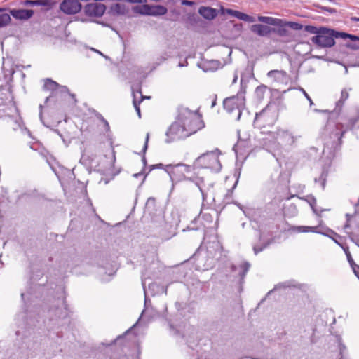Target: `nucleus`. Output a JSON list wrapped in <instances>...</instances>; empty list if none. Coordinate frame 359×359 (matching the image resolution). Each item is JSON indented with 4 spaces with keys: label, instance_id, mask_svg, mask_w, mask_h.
I'll use <instances>...</instances> for the list:
<instances>
[{
    "label": "nucleus",
    "instance_id": "52",
    "mask_svg": "<svg viewBox=\"0 0 359 359\" xmlns=\"http://www.w3.org/2000/svg\"><path fill=\"white\" fill-rule=\"evenodd\" d=\"M137 323H136L135 325H133V327H131L128 330H127L126 332H125V334H128V333H130L133 329L134 327L136 326Z\"/></svg>",
    "mask_w": 359,
    "mask_h": 359
},
{
    "label": "nucleus",
    "instance_id": "15",
    "mask_svg": "<svg viewBox=\"0 0 359 359\" xmlns=\"http://www.w3.org/2000/svg\"><path fill=\"white\" fill-rule=\"evenodd\" d=\"M267 76L277 81H284L287 78V72L283 70H271L268 72Z\"/></svg>",
    "mask_w": 359,
    "mask_h": 359
},
{
    "label": "nucleus",
    "instance_id": "39",
    "mask_svg": "<svg viewBox=\"0 0 359 359\" xmlns=\"http://www.w3.org/2000/svg\"><path fill=\"white\" fill-rule=\"evenodd\" d=\"M189 20L191 24H196L199 22L200 18L196 14L193 13L189 16Z\"/></svg>",
    "mask_w": 359,
    "mask_h": 359
},
{
    "label": "nucleus",
    "instance_id": "49",
    "mask_svg": "<svg viewBox=\"0 0 359 359\" xmlns=\"http://www.w3.org/2000/svg\"><path fill=\"white\" fill-rule=\"evenodd\" d=\"M42 109H43V105L40 104L39 105V109H40L39 118H40L41 121L44 124V122H43V120Z\"/></svg>",
    "mask_w": 359,
    "mask_h": 359
},
{
    "label": "nucleus",
    "instance_id": "25",
    "mask_svg": "<svg viewBox=\"0 0 359 359\" xmlns=\"http://www.w3.org/2000/svg\"><path fill=\"white\" fill-rule=\"evenodd\" d=\"M328 175V171L323 170L318 178L315 179L316 182H319L321 184L322 188L324 189L325 187L326 180Z\"/></svg>",
    "mask_w": 359,
    "mask_h": 359
},
{
    "label": "nucleus",
    "instance_id": "34",
    "mask_svg": "<svg viewBox=\"0 0 359 359\" xmlns=\"http://www.w3.org/2000/svg\"><path fill=\"white\" fill-rule=\"evenodd\" d=\"M339 359H345V352L346 350V347L345 345L339 341Z\"/></svg>",
    "mask_w": 359,
    "mask_h": 359
},
{
    "label": "nucleus",
    "instance_id": "4",
    "mask_svg": "<svg viewBox=\"0 0 359 359\" xmlns=\"http://www.w3.org/2000/svg\"><path fill=\"white\" fill-rule=\"evenodd\" d=\"M257 20L260 22L278 27L277 28L273 27V33L276 34L278 36L282 37L290 36V32L287 29L288 26L286 25L285 20L280 18L262 15L258 16Z\"/></svg>",
    "mask_w": 359,
    "mask_h": 359
},
{
    "label": "nucleus",
    "instance_id": "32",
    "mask_svg": "<svg viewBox=\"0 0 359 359\" xmlns=\"http://www.w3.org/2000/svg\"><path fill=\"white\" fill-rule=\"evenodd\" d=\"M149 139V133H147L146 139H145V143H144V147L142 149L143 156H142V163H143L144 166L147 165V160H146L144 154L147 151V147H148Z\"/></svg>",
    "mask_w": 359,
    "mask_h": 359
},
{
    "label": "nucleus",
    "instance_id": "18",
    "mask_svg": "<svg viewBox=\"0 0 359 359\" xmlns=\"http://www.w3.org/2000/svg\"><path fill=\"white\" fill-rule=\"evenodd\" d=\"M336 128H337V132L334 133L333 134V142L334 143L337 145V144H341L342 141H341V138L342 137L344 136V133H346V130H341V124H337L336 125Z\"/></svg>",
    "mask_w": 359,
    "mask_h": 359
},
{
    "label": "nucleus",
    "instance_id": "50",
    "mask_svg": "<svg viewBox=\"0 0 359 359\" xmlns=\"http://www.w3.org/2000/svg\"><path fill=\"white\" fill-rule=\"evenodd\" d=\"M353 268V270L355 273V274L359 278V269L355 266H351Z\"/></svg>",
    "mask_w": 359,
    "mask_h": 359
},
{
    "label": "nucleus",
    "instance_id": "38",
    "mask_svg": "<svg viewBox=\"0 0 359 359\" xmlns=\"http://www.w3.org/2000/svg\"><path fill=\"white\" fill-rule=\"evenodd\" d=\"M156 203V199L153 197H150L147 199L146 203L147 208H154Z\"/></svg>",
    "mask_w": 359,
    "mask_h": 359
},
{
    "label": "nucleus",
    "instance_id": "10",
    "mask_svg": "<svg viewBox=\"0 0 359 359\" xmlns=\"http://www.w3.org/2000/svg\"><path fill=\"white\" fill-rule=\"evenodd\" d=\"M267 24H254L250 27V31L259 36L269 37L273 31V27Z\"/></svg>",
    "mask_w": 359,
    "mask_h": 359
},
{
    "label": "nucleus",
    "instance_id": "41",
    "mask_svg": "<svg viewBox=\"0 0 359 359\" xmlns=\"http://www.w3.org/2000/svg\"><path fill=\"white\" fill-rule=\"evenodd\" d=\"M56 92H59L60 93H69V89L65 86L59 85L57 90Z\"/></svg>",
    "mask_w": 359,
    "mask_h": 359
},
{
    "label": "nucleus",
    "instance_id": "54",
    "mask_svg": "<svg viewBox=\"0 0 359 359\" xmlns=\"http://www.w3.org/2000/svg\"><path fill=\"white\" fill-rule=\"evenodd\" d=\"M216 102H217V97L216 95L215 96V99L213 100L212 102V105H211V107H214L215 105H216Z\"/></svg>",
    "mask_w": 359,
    "mask_h": 359
},
{
    "label": "nucleus",
    "instance_id": "2",
    "mask_svg": "<svg viewBox=\"0 0 359 359\" xmlns=\"http://www.w3.org/2000/svg\"><path fill=\"white\" fill-rule=\"evenodd\" d=\"M177 117L190 135L205 127L202 116L198 111H191L187 107L180 106L178 108Z\"/></svg>",
    "mask_w": 359,
    "mask_h": 359
},
{
    "label": "nucleus",
    "instance_id": "60",
    "mask_svg": "<svg viewBox=\"0 0 359 359\" xmlns=\"http://www.w3.org/2000/svg\"><path fill=\"white\" fill-rule=\"evenodd\" d=\"M26 196L25 194H23V195H22V196H19L18 199L15 202H16V203H18V200H19L20 198H22V197H24V196Z\"/></svg>",
    "mask_w": 359,
    "mask_h": 359
},
{
    "label": "nucleus",
    "instance_id": "26",
    "mask_svg": "<svg viewBox=\"0 0 359 359\" xmlns=\"http://www.w3.org/2000/svg\"><path fill=\"white\" fill-rule=\"evenodd\" d=\"M318 226H299L297 227V230L299 233H307V232H313V233H319L317 231Z\"/></svg>",
    "mask_w": 359,
    "mask_h": 359
},
{
    "label": "nucleus",
    "instance_id": "29",
    "mask_svg": "<svg viewBox=\"0 0 359 359\" xmlns=\"http://www.w3.org/2000/svg\"><path fill=\"white\" fill-rule=\"evenodd\" d=\"M308 202H309L311 208H312L313 212L316 215L320 216L321 212H323L325 210H320V212H318V210L316 208V205L317 203L316 199L314 197H311V198Z\"/></svg>",
    "mask_w": 359,
    "mask_h": 359
},
{
    "label": "nucleus",
    "instance_id": "59",
    "mask_svg": "<svg viewBox=\"0 0 359 359\" xmlns=\"http://www.w3.org/2000/svg\"><path fill=\"white\" fill-rule=\"evenodd\" d=\"M344 252H345V254L346 255V253H350L349 250L348 248L346 249H344Z\"/></svg>",
    "mask_w": 359,
    "mask_h": 359
},
{
    "label": "nucleus",
    "instance_id": "11",
    "mask_svg": "<svg viewBox=\"0 0 359 359\" xmlns=\"http://www.w3.org/2000/svg\"><path fill=\"white\" fill-rule=\"evenodd\" d=\"M221 14H229L231 16H233L241 20L248 22H255V18L252 16H250L248 14L242 13L238 11L233 10L231 8H224V7H221L220 8Z\"/></svg>",
    "mask_w": 359,
    "mask_h": 359
},
{
    "label": "nucleus",
    "instance_id": "46",
    "mask_svg": "<svg viewBox=\"0 0 359 359\" xmlns=\"http://www.w3.org/2000/svg\"><path fill=\"white\" fill-rule=\"evenodd\" d=\"M163 164L162 163H158V164H156V165H152L151 167H150V170L149 171L155 169V168H163Z\"/></svg>",
    "mask_w": 359,
    "mask_h": 359
},
{
    "label": "nucleus",
    "instance_id": "5",
    "mask_svg": "<svg viewBox=\"0 0 359 359\" xmlns=\"http://www.w3.org/2000/svg\"><path fill=\"white\" fill-rule=\"evenodd\" d=\"M165 170L168 173L172 182H180L187 177L191 172V166L178 163L177 165H167Z\"/></svg>",
    "mask_w": 359,
    "mask_h": 359
},
{
    "label": "nucleus",
    "instance_id": "33",
    "mask_svg": "<svg viewBox=\"0 0 359 359\" xmlns=\"http://www.w3.org/2000/svg\"><path fill=\"white\" fill-rule=\"evenodd\" d=\"M266 88L265 86H259L256 88L255 93L259 98H263L266 91Z\"/></svg>",
    "mask_w": 359,
    "mask_h": 359
},
{
    "label": "nucleus",
    "instance_id": "37",
    "mask_svg": "<svg viewBox=\"0 0 359 359\" xmlns=\"http://www.w3.org/2000/svg\"><path fill=\"white\" fill-rule=\"evenodd\" d=\"M170 13H172V17L168 18V20H170V21L177 20V19L179 18V16L180 15V13L179 12V11L174 9V10H172L170 11Z\"/></svg>",
    "mask_w": 359,
    "mask_h": 359
},
{
    "label": "nucleus",
    "instance_id": "21",
    "mask_svg": "<svg viewBox=\"0 0 359 359\" xmlns=\"http://www.w3.org/2000/svg\"><path fill=\"white\" fill-rule=\"evenodd\" d=\"M250 264L248 262H244L239 266V268L241 269V271L239 272L241 283L243 282L244 278L250 269Z\"/></svg>",
    "mask_w": 359,
    "mask_h": 359
},
{
    "label": "nucleus",
    "instance_id": "31",
    "mask_svg": "<svg viewBox=\"0 0 359 359\" xmlns=\"http://www.w3.org/2000/svg\"><path fill=\"white\" fill-rule=\"evenodd\" d=\"M286 25L294 30H301L304 27L302 24L295 22L286 21Z\"/></svg>",
    "mask_w": 359,
    "mask_h": 359
},
{
    "label": "nucleus",
    "instance_id": "48",
    "mask_svg": "<svg viewBox=\"0 0 359 359\" xmlns=\"http://www.w3.org/2000/svg\"><path fill=\"white\" fill-rule=\"evenodd\" d=\"M290 287V285L288 283H283L278 284L275 287V289L277 288V287H284L285 288V287Z\"/></svg>",
    "mask_w": 359,
    "mask_h": 359
},
{
    "label": "nucleus",
    "instance_id": "16",
    "mask_svg": "<svg viewBox=\"0 0 359 359\" xmlns=\"http://www.w3.org/2000/svg\"><path fill=\"white\" fill-rule=\"evenodd\" d=\"M94 121L97 123V126L102 131H109L110 129L109 124L103 116L100 114H95Z\"/></svg>",
    "mask_w": 359,
    "mask_h": 359
},
{
    "label": "nucleus",
    "instance_id": "44",
    "mask_svg": "<svg viewBox=\"0 0 359 359\" xmlns=\"http://www.w3.org/2000/svg\"><path fill=\"white\" fill-rule=\"evenodd\" d=\"M91 50L98 53L99 55H100L101 56H102L103 57H104L106 60H110V57L107 55H104L102 52H100V50L95 49V48H90Z\"/></svg>",
    "mask_w": 359,
    "mask_h": 359
},
{
    "label": "nucleus",
    "instance_id": "8",
    "mask_svg": "<svg viewBox=\"0 0 359 359\" xmlns=\"http://www.w3.org/2000/svg\"><path fill=\"white\" fill-rule=\"evenodd\" d=\"M166 135L170 137V139L166 140V142L168 143L172 141L184 139L190 136L183 124L178 120L170 126L166 133Z\"/></svg>",
    "mask_w": 359,
    "mask_h": 359
},
{
    "label": "nucleus",
    "instance_id": "61",
    "mask_svg": "<svg viewBox=\"0 0 359 359\" xmlns=\"http://www.w3.org/2000/svg\"><path fill=\"white\" fill-rule=\"evenodd\" d=\"M50 96H48L46 97V100H45V102L47 103L50 99Z\"/></svg>",
    "mask_w": 359,
    "mask_h": 359
},
{
    "label": "nucleus",
    "instance_id": "17",
    "mask_svg": "<svg viewBox=\"0 0 359 359\" xmlns=\"http://www.w3.org/2000/svg\"><path fill=\"white\" fill-rule=\"evenodd\" d=\"M24 6H45L50 8L53 3L50 0H26L23 2Z\"/></svg>",
    "mask_w": 359,
    "mask_h": 359
},
{
    "label": "nucleus",
    "instance_id": "3",
    "mask_svg": "<svg viewBox=\"0 0 359 359\" xmlns=\"http://www.w3.org/2000/svg\"><path fill=\"white\" fill-rule=\"evenodd\" d=\"M221 152L218 149L208 151L199 156L194 161V166L198 168L210 169L215 172L222 170V164L219 159Z\"/></svg>",
    "mask_w": 359,
    "mask_h": 359
},
{
    "label": "nucleus",
    "instance_id": "42",
    "mask_svg": "<svg viewBox=\"0 0 359 359\" xmlns=\"http://www.w3.org/2000/svg\"><path fill=\"white\" fill-rule=\"evenodd\" d=\"M210 65L212 66V69L216 70L220 66L221 62L219 60H212Z\"/></svg>",
    "mask_w": 359,
    "mask_h": 359
},
{
    "label": "nucleus",
    "instance_id": "57",
    "mask_svg": "<svg viewBox=\"0 0 359 359\" xmlns=\"http://www.w3.org/2000/svg\"><path fill=\"white\" fill-rule=\"evenodd\" d=\"M352 20L353 21H357V22H359V18H357V17H355V18H353Z\"/></svg>",
    "mask_w": 359,
    "mask_h": 359
},
{
    "label": "nucleus",
    "instance_id": "12",
    "mask_svg": "<svg viewBox=\"0 0 359 359\" xmlns=\"http://www.w3.org/2000/svg\"><path fill=\"white\" fill-rule=\"evenodd\" d=\"M10 14L17 20H25L32 18L34 11L31 9H11Z\"/></svg>",
    "mask_w": 359,
    "mask_h": 359
},
{
    "label": "nucleus",
    "instance_id": "13",
    "mask_svg": "<svg viewBox=\"0 0 359 359\" xmlns=\"http://www.w3.org/2000/svg\"><path fill=\"white\" fill-rule=\"evenodd\" d=\"M198 13L205 19L212 20L217 16L218 11L217 9L209 6H201L198 9Z\"/></svg>",
    "mask_w": 359,
    "mask_h": 359
},
{
    "label": "nucleus",
    "instance_id": "28",
    "mask_svg": "<svg viewBox=\"0 0 359 359\" xmlns=\"http://www.w3.org/2000/svg\"><path fill=\"white\" fill-rule=\"evenodd\" d=\"M349 94L346 89H343L341 92V97L337 102V107L341 108L344 102L348 98Z\"/></svg>",
    "mask_w": 359,
    "mask_h": 359
},
{
    "label": "nucleus",
    "instance_id": "62",
    "mask_svg": "<svg viewBox=\"0 0 359 359\" xmlns=\"http://www.w3.org/2000/svg\"><path fill=\"white\" fill-rule=\"evenodd\" d=\"M119 172H120V171H119V170H118L117 172H114V171L113 175L114 176V175H118Z\"/></svg>",
    "mask_w": 359,
    "mask_h": 359
},
{
    "label": "nucleus",
    "instance_id": "14",
    "mask_svg": "<svg viewBox=\"0 0 359 359\" xmlns=\"http://www.w3.org/2000/svg\"><path fill=\"white\" fill-rule=\"evenodd\" d=\"M133 104L135 109V111H137V114L139 116V118L141 117V112L140 109V104L142 102V101L146 98L144 95H142L141 90H137L136 92L133 90Z\"/></svg>",
    "mask_w": 359,
    "mask_h": 359
},
{
    "label": "nucleus",
    "instance_id": "47",
    "mask_svg": "<svg viewBox=\"0 0 359 359\" xmlns=\"http://www.w3.org/2000/svg\"><path fill=\"white\" fill-rule=\"evenodd\" d=\"M181 4L184 6H192L194 2L189 0H182Z\"/></svg>",
    "mask_w": 359,
    "mask_h": 359
},
{
    "label": "nucleus",
    "instance_id": "55",
    "mask_svg": "<svg viewBox=\"0 0 359 359\" xmlns=\"http://www.w3.org/2000/svg\"><path fill=\"white\" fill-rule=\"evenodd\" d=\"M110 277H111V274L109 273V274L108 275V277H107V278H103V280H104V281H110V280H111V278H110Z\"/></svg>",
    "mask_w": 359,
    "mask_h": 359
},
{
    "label": "nucleus",
    "instance_id": "19",
    "mask_svg": "<svg viewBox=\"0 0 359 359\" xmlns=\"http://www.w3.org/2000/svg\"><path fill=\"white\" fill-rule=\"evenodd\" d=\"M276 236L273 237L269 240H267L266 242H264L262 245H253V251L255 255H257L259 252L263 251L265 248H266L268 246H269L271 244L275 242Z\"/></svg>",
    "mask_w": 359,
    "mask_h": 359
},
{
    "label": "nucleus",
    "instance_id": "36",
    "mask_svg": "<svg viewBox=\"0 0 359 359\" xmlns=\"http://www.w3.org/2000/svg\"><path fill=\"white\" fill-rule=\"evenodd\" d=\"M283 137L285 138L287 141V143L292 144L294 142V137L291 135V134L287 132H283L280 135Z\"/></svg>",
    "mask_w": 359,
    "mask_h": 359
},
{
    "label": "nucleus",
    "instance_id": "40",
    "mask_svg": "<svg viewBox=\"0 0 359 359\" xmlns=\"http://www.w3.org/2000/svg\"><path fill=\"white\" fill-rule=\"evenodd\" d=\"M346 257H347L348 262H349V264H350V265L351 266H355L359 269V266L355 264V263L354 262V261H353V259L352 258V256H351V253H346Z\"/></svg>",
    "mask_w": 359,
    "mask_h": 359
},
{
    "label": "nucleus",
    "instance_id": "23",
    "mask_svg": "<svg viewBox=\"0 0 359 359\" xmlns=\"http://www.w3.org/2000/svg\"><path fill=\"white\" fill-rule=\"evenodd\" d=\"M248 144V142L245 140H239L238 142L234 145L233 149L235 150L236 154H242L243 149L247 147Z\"/></svg>",
    "mask_w": 359,
    "mask_h": 359
},
{
    "label": "nucleus",
    "instance_id": "27",
    "mask_svg": "<svg viewBox=\"0 0 359 359\" xmlns=\"http://www.w3.org/2000/svg\"><path fill=\"white\" fill-rule=\"evenodd\" d=\"M50 313H55L59 318H65L68 315L66 306L64 307V309L57 308L54 310H51Z\"/></svg>",
    "mask_w": 359,
    "mask_h": 359
},
{
    "label": "nucleus",
    "instance_id": "43",
    "mask_svg": "<svg viewBox=\"0 0 359 359\" xmlns=\"http://www.w3.org/2000/svg\"><path fill=\"white\" fill-rule=\"evenodd\" d=\"M300 90L302 91L305 97L309 100L310 105L311 106L313 105V102L311 98L310 97V96L307 94V93L303 88H300Z\"/></svg>",
    "mask_w": 359,
    "mask_h": 359
},
{
    "label": "nucleus",
    "instance_id": "51",
    "mask_svg": "<svg viewBox=\"0 0 359 359\" xmlns=\"http://www.w3.org/2000/svg\"><path fill=\"white\" fill-rule=\"evenodd\" d=\"M351 239L353 242H354L357 245L359 246V244H358L359 238L357 236L351 237Z\"/></svg>",
    "mask_w": 359,
    "mask_h": 359
},
{
    "label": "nucleus",
    "instance_id": "20",
    "mask_svg": "<svg viewBox=\"0 0 359 359\" xmlns=\"http://www.w3.org/2000/svg\"><path fill=\"white\" fill-rule=\"evenodd\" d=\"M59 87V84L53 81L50 79H46L45 80L43 88L46 90H51L53 93L56 92L57 90V88Z\"/></svg>",
    "mask_w": 359,
    "mask_h": 359
},
{
    "label": "nucleus",
    "instance_id": "30",
    "mask_svg": "<svg viewBox=\"0 0 359 359\" xmlns=\"http://www.w3.org/2000/svg\"><path fill=\"white\" fill-rule=\"evenodd\" d=\"M304 29L306 32H309L310 34H315L317 35L320 32V27H317L313 25H306L304 27Z\"/></svg>",
    "mask_w": 359,
    "mask_h": 359
},
{
    "label": "nucleus",
    "instance_id": "7",
    "mask_svg": "<svg viewBox=\"0 0 359 359\" xmlns=\"http://www.w3.org/2000/svg\"><path fill=\"white\" fill-rule=\"evenodd\" d=\"M133 11L134 13L142 15H150L156 17L164 15L168 13L167 8L162 5H139L134 6L133 8Z\"/></svg>",
    "mask_w": 359,
    "mask_h": 359
},
{
    "label": "nucleus",
    "instance_id": "63",
    "mask_svg": "<svg viewBox=\"0 0 359 359\" xmlns=\"http://www.w3.org/2000/svg\"><path fill=\"white\" fill-rule=\"evenodd\" d=\"M25 294L24 293H22V294H21V297H22V299H25Z\"/></svg>",
    "mask_w": 359,
    "mask_h": 359
},
{
    "label": "nucleus",
    "instance_id": "24",
    "mask_svg": "<svg viewBox=\"0 0 359 359\" xmlns=\"http://www.w3.org/2000/svg\"><path fill=\"white\" fill-rule=\"evenodd\" d=\"M11 14L1 12L0 13V27H4L8 25L11 21Z\"/></svg>",
    "mask_w": 359,
    "mask_h": 359
},
{
    "label": "nucleus",
    "instance_id": "45",
    "mask_svg": "<svg viewBox=\"0 0 359 359\" xmlns=\"http://www.w3.org/2000/svg\"><path fill=\"white\" fill-rule=\"evenodd\" d=\"M116 12L117 13H122V11L121 10V4H116L114 5V13Z\"/></svg>",
    "mask_w": 359,
    "mask_h": 359
},
{
    "label": "nucleus",
    "instance_id": "64",
    "mask_svg": "<svg viewBox=\"0 0 359 359\" xmlns=\"http://www.w3.org/2000/svg\"><path fill=\"white\" fill-rule=\"evenodd\" d=\"M348 227H349V225H348V224H346L344 226V228H345V229H346V228H348Z\"/></svg>",
    "mask_w": 359,
    "mask_h": 359
},
{
    "label": "nucleus",
    "instance_id": "53",
    "mask_svg": "<svg viewBox=\"0 0 359 359\" xmlns=\"http://www.w3.org/2000/svg\"><path fill=\"white\" fill-rule=\"evenodd\" d=\"M237 79H238V75L236 73H235L232 83H236L237 82Z\"/></svg>",
    "mask_w": 359,
    "mask_h": 359
},
{
    "label": "nucleus",
    "instance_id": "1",
    "mask_svg": "<svg viewBox=\"0 0 359 359\" xmlns=\"http://www.w3.org/2000/svg\"><path fill=\"white\" fill-rule=\"evenodd\" d=\"M350 39L351 41H359V36L346 32L336 31L326 27H320L318 34L311 38V41L320 48H331L335 44V39Z\"/></svg>",
    "mask_w": 359,
    "mask_h": 359
},
{
    "label": "nucleus",
    "instance_id": "22",
    "mask_svg": "<svg viewBox=\"0 0 359 359\" xmlns=\"http://www.w3.org/2000/svg\"><path fill=\"white\" fill-rule=\"evenodd\" d=\"M8 89L6 87L0 86V106L4 105L8 97Z\"/></svg>",
    "mask_w": 359,
    "mask_h": 359
},
{
    "label": "nucleus",
    "instance_id": "56",
    "mask_svg": "<svg viewBox=\"0 0 359 359\" xmlns=\"http://www.w3.org/2000/svg\"><path fill=\"white\" fill-rule=\"evenodd\" d=\"M237 270V266L236 265H232L231 266V271H236Z\"/></svg>",
    "mask_w": 359,
    "mask_h": 359
},
{
    "label": "nucleus",
    "instance_id": "58",
    "mask_svg": "<svg viewBox=\"0 0 359 359\" xmlns=\"http://www.w3.org/2000/svg\"><path fill=\"white\" fill-rule=\"evenodd\" d=\"M142 175V173H141V172L136 173V174H134V177H139V176H140V175Z\"/></svg>",
    "mask_w": 359,
    "mask_h": 359
},
{
    "label": "nucleus",
    "instance_id": "9",
    "mask_svg": "<svg viewBox=\"0 0 359 359\" xmlns=\"http://www.w3.org/2000/svg\"><path fill=\"white\" fill-rule=\"evenodd\" d=\"M106 6L100 3L88 4L84 7V12L86 15L90 17H101L105 12Z\"/></svg>",
    "mask_w": 359,
    "mask_h": 359
},
{
    "label": "nucleus",
    "instance_id": "35",
    "mask_svg": "<svg viewBox=\"0 0 359 359\" xmlns=\"http://www.w3.org/2000/svg\"><path fill=\"white\" fill-rule=\"evenodd\" d=\"M1 191L4 193L3 194V198H0V206L4 203H11L12 200L9 198V197L7 196L8 193L6 190H1Z\"/></svg>",
    "mask_w": 359,
    "mask_h": 359
},
{
    "label": "nucleus",
    "instance_id": "6",
    "mask_svg": "<svg viewBox=\"0 0 359 359\" xmlns=\"http://www.w3.org/2000/svg\"><path fill=\"white\" fill-rule=\"evenodd\" d=\"M224 108L228 113L237 112L236 120L238 121L242 114V109L245 107V98L243 96H232L226 98L223 102Z\"/></svg>",
    "mask_w": 359,
    "mask_h": 359
}]
</instances>
